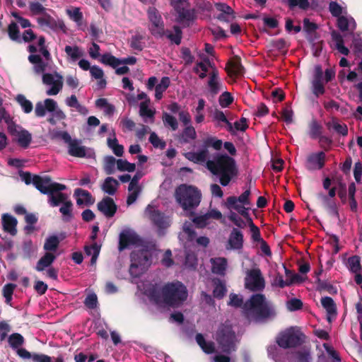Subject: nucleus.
Segmentation results:
<instances>
[{"label": "nucleus", "mask_w": 362, "mask_h": 362, "mask_svg": "<svg viewBox=\"0 0 362 362\" xmlns=\"http://www.w3.org/2000/svg\"><path fill=\"white\" fill-rule=\"evenodd\" d=\"M223 146L221 140L214 136H208L204 140L203 146L197 152H187L185 154L187 159L195 163L206 162L207 169L219 178L223 186H227L231 179L237 174V168L233 158L226 154L217 153L213 159L209 158L208 148L211 146L215 150H220Z\"/></svg>", "instance_id": "1"}, {"label": "nucleus", "mask_w": 362, "mask_h": 362, "mask_svg": "<svg viewBox=\"0 0 362 362\" xmlns=\"http://www.w3.org/2000/svg\"><path fill=\"white\" fill-rule=\"evenodd\" d=\"M129 247H133L129 273L132 278H137L151 264L158 251L154 245L145 244L134 231L125 229L119 235V249Z\"/></svg>", "instance_id": "2"}, {"label": "nucleus", "mask_w": 362, "mask_h": 362, "mask_svg": "<svg viewBox=\"0 0 362 362\" xmlns=\"http://www.w3.org/2000/svg\"><path fill=\"white\" fill-rule=\"evenodd\" d=\"M144 293L151 300L160 306L179 307L187 298L188 292L186 286L180 281L165 284L160 292L156 286L144 289Z\"/></svg>", "instance_id": "3"}, {"label": "nucleus", "mask_w": 362, "mask_h": 362, "mask_svg": "<svg viewBox=\"0 0 362 362\" xmlns=\"http://www.w3.org/2000/svg\"><path fill=\"white\" fill-rule=\"evenodd\" d=\"M66 186L62 184L52 182L47 177V196L51 206H60L59 212L64 221H69L72 218L73 204L69 196L63 193Z\"/></svg>", "instance_id": "4"}, {"label": "nucleus", "mask_w": 362, "mask_h": 362, "mask_svg": "<svg viewBox=\"0 0 362 362\" xmlns=\"http://www.w3.org/2000/svg\"><path fill=\"white\" fill-rule=\"evenodd\" d=\"M243 310L247 317L257 321L272 318L276 315L273 305L262 294L252 295L244 304Z\"/></svg>", "instance_id": "5"}, {"label": "nucleus", "mask_w": 362, "mask_h": 362, "mask_svg": "<svg viewBox=\"0 0 362 362\" xmlns=\"http://www.w3.org/2000/svg\"><path fill=\"white\" fill-rule=\"evenodd\" d=\"M175 197L180 206L185 211H187L193 209L199 205L202 194L194 186L180 185L175 189Z\"/></svg>", "instance_id": "6"}, {"label": "nucleus", "mask_w": 362, "mask_h": 362, "mask_svg": "<svg viewBox=\"0 0 362 362\" xmlns=\"http://www.w3.org/2000/svg\"><path fill=\"white\" fill-rule=\"evenodd\" d=\"M180 240L184 244L185 248L194 246V243L198 245L206 247L209 243V239L206 236H201L196 238V233L193 229V225L191 223L186 222L183 225V230L179 234Z\"/></svg>", "instance_id": "7"}, {"label": "nucleus", "mask_w": 362, "mask_h": 362, "mask_svg": "<svg viewBox=\"0 0 362 362\" xmlns=\"http://www.w3.org/2000/svg\"><path fill=\"white\" fill-rule=\"evenodd\" d=\"M216 339L223 351L230 353L235 350L236 337L229 325H222L216 334Z\"/></svg>", "instance_id": "8"}, {"label": "nucleus", "mask_w": 362, "mask_h": 362, "mask_svg": "<svg viewBox=\"0 0 362 362\" xmlns=\"http://www.w3.org/2000/svg\"><path fill=\"white\" fill-rule=\"evenodd\" d=\"M55 136L62 139L68 145V153L70 156L78 158L87 156V148L81 145L80 140L72 139L68 132H58L55 134Z\"/></svg>", "instance_id": "9"}, {"label": "nucleus", "mask_w": 362, "mask_h": 362, "mask_svg": "<svg viewBox=\"0 0 362 362\" xmlns=\"http://www.w3.org/2000/svg\"><path fill=\"white\" fill-rule=\"evenodd\" d=\"M204 49L209 56L206 57L204 54H200L199 57L202 61L197 62L194 68V72L197 74L201 78H205L209 68H213V66H214V60L216 58L213 45L206 43Z\"/></svg>", "instance_id": "10"}, {"label": "nucleus", "mask_w": 362, "mask_h": 362, "mask_svg": "<svg viewBox=\"0 0 362 362\" xmlns=\"http://www.w3.org/2000/svg\"><path fill=\"white\" fill-rule=\"evenodd\" d=\"M170 4L177 14V21L183 25H189L194 18V13L188 8L187 0H170Z\"/></svg>", "instance_id": "11"}, {"label": "nucleus", "mask_w": 362, "mask_h": 362, "mask_svg": "<svg viewBox=\"0 0 362 362\" xmlns=\"http://www.w3.org/2000/svg\"><path fill=\"white\" fill-rule=\"evenodd\" d=\"M245 288L251 291H262L265 286L264 279L259 269L247 270L245 279Z\"/></svg>", "instance_id": "12"}, {"label": "nucleus", "mask_w": 362, "mask_h": 362, "mask_svg": "<svg viewBox=\"0 0 362 362\" xmlns=\"http://www.w3.org/2000/svg\"><path fill=\"white\" fill-rule=\"evenodd\" d=\"M148 18V29L151 33L156 37L163 36L165 35L164 23L158 11L153 7L149 8Z\"/></svg>", "instance_id": "13"}, {"label": "nucleus", "mask_w": 362, "mask_h": 362, "mask_svg": "<svg viewBox=\"0 0 362 362\" xmlns=\"http://www.w3.org/2000/svg\"><path fill=\"white\" fill-rule=\"evenodd\" d=\"M300 335L297 329L291 327L279 335L276 342L280 347L284 349L293 347L300 343Z\"/></svg>", "instance_id": "14"}, {"label": "nucleus", "mask_w": 362, "mask_h": 362, "mask_svg": "<svg viewBox=\"0 0 362 362\" xmlns=\"http://www.w3.org/2000/svg\"><path fill=\"white\" fill-rule=\"evenodd\" d=\"M145 214L160 230L167 228L170 225L171 220L170 217L160 214L154 202L148 205Z\"/></svg>", "instance_id": "15"}, {"label": "nucleus", "mask_w": 362, "mask_h": 362, "mask_svg": "<svg viewBox=\"0 0 362 362\" xmlns=\"http://www.w3.org/2000/svg\"><path fill=\"white\" fill-rule=\"evenodd\" d=\"M63 234L49 235L47 238V267L61 254L59 243L64 239Z\"/></svg>", "instance_id": "16"}, {"label": "nucleus", "mask_w": 362, "mask_h": 362, "mask_svg": "<svg viewBox=\"0 0 362 362\" xmlns=\"http://www.w3.org/2000/svg\"><path fill=\"white\" fill-rule=\"evenodd\" d=\"M63 87V76L59 73H47V95H56Z\"/></svg>", "instance_id": "17"}, {"label": "nucleus", "mask_w": 362, "mask_h": 362, "mask_svg": "<svg viewBox=\"0 0 362 362\" xmlns=\"http://www.w3.org/2000/svg\"><path fill=\"white\" fill-rule=\"evenodd\" d=\"M47 112H49V121L52 124L62 121L66 117L65 114L58 107L57 102L52 99L47 98Z\"/></svg>", "instance_id": "18"}, {"label": "nucleus", "mask_w": 362, "mask_h": 362, "mask_svg": "<svg viewBox=\"0 0 362 362\" xmlns=\"http://www.w3.org/2000/svg\"><path fill=\"white\" fill-rule=\"evenodd\" d=\"M311 83L313 93L316 97L324 94L326 83L324 81L322 70L320 66L315 68V74Z\"/></svg>", "instance_id": "19"}, {"label": "nucleus", "mask_w": 362, "mask_h": 362, "mask_svg": "<svg viewBox=\"0 0 362 362\" xmlns=\"http://www.w3.org/2000/svg\"><path fill=\"white\" fill-rule=\"evenodd\" d=\"M243 247V234L237 229L233 228L228 237L226 248L228 250H241Z\"/></svg>", "instance_id": "20"}, {"label": "nucleus", "mask_w": 362, "mask_h": 362, "mask_svg": "<svg viewBox=\"0 0 362 362\" xmlns=\"http://www.w3.org/2000/svg\"><path fill=\"white\" fill-rule=\"evenodd\" d=\"M211 218L216 220L221 219L222 214L216 209H211L206 214L198 216L194 218L193 222L198 227L204 228L210 223Z\"/></svg>", "instance_id": "21"}, {"label": "nucleus", "mask_w": 362, "mask_h": 362, "mask_svg": "<svg viewBox=\"0 0 362 362\" xmlns=\"http://www.w3.org/2000/svg\"><path fill=\"white\" fill-rule=\"evenodd\" d=\"M28 61L33 65V69L35 74L41 75L42 81L45 84V62L39 54H30Z\"/></svg>", "instance_id": "22"}, {"label": "nucleus", "mask_w": 362, "mask_h": 362, "mask_svg": "<svg viewBox=\"0 0 362 362\" xmlns=\"http://www.w3.org/2000/svg\"><path fill=\"white\" fill-rule=\"evenodd\" d=\"M325 154L320 151L310 154L306 163V167L308 170H315L321 169L325 165Z\"/></svg>", "instance_id": "23"}, {"label": "nucleus", "mask_w": 362, "mask_h": 362, "mask_svg": "<svg viewBox=\"0 0 362 362\" xmlns=\"http://www.w3.org/2000/svg\"><path fill=\"white\" fill-rule=\"evenodd\" d=\"M98 208L106 217H112L115 215L117 206L112 198H104L98 204Z\"/></svg>", "instance_id": "24"}, {"label": "nucleus", "mask_w": 362, "mask_h": 362, "mask_svg": "<svg viewBox=\"0 0 362 362\" xmlns=\"http://www.w3.org/2000/svg\"><path fill=\"white\" fill-rule=\"evenodd\" d=\"M8 131L12 134L18 136V143L23 148H27L31 141V134L26 130L17 132L15 125H8Z\"/></svg>", "instance_id": "25"}, {"label": "nucleus", "mask_w": 362, "mask_h": 362, "mask_svg": "<svg viewBox=\"0 0 362 362\" xmlns=\"http://www.w3.org/2000/svg\"><path fill=\"white\" fill-rule=\"evenodd\" d=\"M150 100L141 102L139 105V115L144 122H153L156 110L149 107Z\"/></svg>", "instance_id": "26"}, {"label": "nucleus", "mask_w": 362, "mask_h": 362, "mask_svg": "<svg viewBox=\"0 0 362 362\" xmlns=\"http://www.w3.org/2000/svg\"><path fill=\"white\" fill-rule=\"evenodd\" d=\"M229 114L230 112L228 111L224 112L216 109L212 114L213 121L216 123L217 126L223 127L225 124L228 131H232V123L228 119Z\"/></svg>", "instance_id": "27"}, {"label": "nucleus", "mask_w": 362, "mask_h": 362, "mask_svg": "<svg viewBox=\"0 0 362 362\" xmlns=\"http://www.w3.org/2000/svg\"><path fill=\"white\" fill-rule=\"evenodd\" d=\"M4 230L12 235L17 233V219L8 214H4L1 217Z\"/></svg>", "instance_id": "28"}, {"label": "nucleus", "mask_w": 362, "mask_h": 362, "mask_svg": "<svg viewBox=\"0 0 362 362\" xmlns=\"http://www.w3.org/2000/svg\"><path fill=\"white\" fill-rule=\"evenodd\" d=\"M321 304L327 312V319L329 322H331L337 315L336 305L330 297H323L321 299Z\"/></svg>", "instance_id": "29"}, {"label": "nucleus", "mask_w": 362, "mask_h": 362, "mask_svg": "<svg viewBox=\"0 0 362 362\" xmlns=\"http://www.w3.org/2000/svg\"><path fill=\"white\" fill-rule=\"evenodd\" d=\"M226 204L228 208L233 209L237 211L240 214L249 220L250 215L248 212V209L245 206V204H240L237 197H229L226 200Z\"/></svg>", "instance_id": "30"}, {"label": "nucleus", "mask_w": 362, "mask_h": 362, "mask_svg": "<svg viewBox=\"0 0 362 362\" xmlns=\"http://www.w3.org/2000/svg\"><path fill=\"white\" fill-rule=\"evenodd\" d=\"M215 6L218 11L221 12L218 16L219 20L230 21L234 19V12L230 6L223 3L216 4Z\"/></svg>", "instance_id": "31"}, {"label": "nucleus", "mask_w": 362, "mask_h": 362, "mask_svg": "<svg viewBox=\"0 0 362 362\" xmlns=\"http://www.w3.org/2000/svg\"><path fill=\"white\" fill-rule=\"evenodd\" d=\"M74 196L76 197L78 205H90L94 203V199L86 190L80 188L76 189L74 191Z\"/></svg>", "instance_id": "32"}, {"label": "nucleus", "mask_w": 362, "mask_h": 362, "mask_svg": "<svg viewBox=\"0 0 362 362\" xmlns=\"http://www.w3.org/2000/svg\"><path fill=\"white\" fill-rule=\"evenodd\" d=\"M286 274L289 278V279L284 280L283 276L281 275H278L274 279V284L275 286H279V288H284L285 286H290L294 282H296L299 280V275L294 274H292L288 270L286 269Z\"/></svg>", "instance_id": "33"}, {"label": "nucleus", "mask_w": 362, "mask_h": 362, "mask_svg": "<svg viewBox=\"0 0 362 362\" xmlns=\"http://www.w3.org/2000/svg\"><path fill=\"white\" fill-rule=\"evenodd\" d=\"M64 52L66 54L67 60L69 62H76L82 57L84 54L83 49L77 45H66L64 48Z\"/></svg>", "instance_id": "34"}, {"label": "nucleus", "mask_w": 362, "mask_h": 362, "mask_svg": "<svg viewBox=\"0 0 362 362\" xmlns=\"http://www.w3.org/2000/svg\"><path fill=\"white\" fill-rule=\"evenodd\" d=\"M212 272L218 275H224L227 268V259L224 257L211 259Z\"/></svg>", "instance_id": "35"}, {"label": "nucleus", "mask_w": 362, "mask_h": 362, "mask_svg": "<svg viewBox=\"0 0 362 362\" xmlns=\"http://www.w3.org/2000/svg\"><path fill=\"white\" fill-rule=\"evenodd\" d=\"M107 143L108 147L112 151V152L117 156H122L123 155L124 147L122 145L118 143L114 130H112V133L110 134V136L108 137Z\"/></svg>", "instance_id": "36"}, {"label": "nucleus", "mask_w": 362, "mask_h": 362, "mask_svg": "<svg viewBox=\"0 0 362 362\" xmlns=\"http://www.w3.org/2000/svg\"><path fill=\"white\" fill-rule=\"evenodd\" d=\"M337 24L341 31H353L356 28V22L351 16H339L337 19Z\"/></svg>", "instance_id": "37"}, {"label": "nucleus", "mask_w": 362, "mask_h": 362, "mask_svg": "<svg viewBox=\"0 0 362 362\" xmlns=\"http://www.w3.org/2000/svg\"><path fill=\"white\" fill-rule=\"evenodd\" d=\"M211 69V72L210 73L208 86L210 91L213 94H216L220 90L221 88V83L218 78V73L215 66H213V68Z\"/></svg>", "instance_id": "38"}, {"label": "nucleus", "mask_w": 362, "mask_h": 362, "mask_svg": "<svg viewBox=\"0 0 362 362\" xmlns=\"http://www.w3.org/2000/svg\"><path fill=\"white\" fill-rule=\"evenodd\" d=\"M243 66L239 59H231L227 65V71L231 77H236L243 74Z\"/></svg>", "instance_id": "39"}, {"label": "nucleus", "mask_w": 362, "mask_h": 362, "mask_svg": "<svg viewBox=\"0 0 362 362\" xmlns=\"http://www.w3.org/2000/svg\"><path fill=\"white\" fill-rule=\"evenodd\" d=\"M328 129H333L339 134L342 136H346L348 134V128L347 126L341 123L337 119L332 118L330 121H329L327 124Z\"/></svg>", "instance_id": "40"}, {"label": "nucleus", "mask_w": 362, "mask_h": 362, "mask_svg": "<svg viewBox=\"0 0 362 362\" xmlns=\"http://www.w3.org/2000/svg\"><path fill=\"white\" fill-rule=\"evenodd\" d=\"M47 27L50 28L54 31H62L66 33V27L64 22L59 18H54L47 15Z\"/></svg>", "instance_id": "41"}, {"label": "nucleus", "mask_w": 362, "mask_h": 362, "mask_svg": "<svg viewBox=\"0 0 362 362\" xmlns=\"http://www.w3.org/2000/svg\"><path fill=\"white\" fill-rule=\"evenodd\" d=\"M118 186L119 182L117 180L112 177H108L105 180L102 189L105 193L113 195L116 192Z\"/></svg>", "instance_id": "42"}, {"label": "nucleus", "mask_w": 362, "mask_h": 362, "mask_svg": "<svg viewBox=\"0 0 362 362\" xmlns=\"http://www.w3.org/2000/svg\"><path fill=\"white\" fill-rule=\"evenodd\" d=\"M170 80L169 77L164 76L161 78L160 83L155 87V98L157 100H160L163 98V93L170 86Z\"/></svg>", "instance_id": "43"}, {"label": "nucleus", "mask_w": 362, "mask_h": 362, "mask_svg": "<svg viewBox=\"0 0 362 362\" xmlns=\"http://www.w3.org/2000/svg\"><path fill=\"white\" fill-rule=\"evenodd\" d=\"M66 13L69 18L76 23L78 27H81L83 16L79 8L71 7L66 9Z\"/></svg>", "instance_id": "44"}, {"label": "nucleus", "mask_w": 362, "mask_h": 362, "mask_svg": "<svg viewBox=\"0 0 362 362\" xmlns=\"http://www.w3.org/2000/svg\"><path fill=\"white\" fill-rule=\"evenodd\" d=\"M90 74L93 78L98 79V86L100 88H103L106 86V81L104 78V72L101 68L98 66H93L90 70Z\"/></svg>", "instance_id": "45"}, {"label": "nucleus", "mask_w": 362, "mask_h": 362, "mask_svg": "<svg viewBox=\"0 0 362 362\" xmlns=\"http://www.w3.org/2000/svg\"><path fill=\"white\" fill-rule=\"evenodd\" d=\"M197 137L195 129L192 125L186 126L180 135V141L182 143H189L194 141Z\"/></svg>", "instance_id": "46"}, {"label": "nucleus", "mask_w": 362, "mask_h": 362, "mask_svg": "<svg viewBox=\"0 0 362 362\" xmlns=\"http://www.w3.org/2000/svg\"><path fill=\"white\" fill-rule=\"evenodd\" d=\"M332 39L334 45V47L342 54L347 55L349 49L344 45V40L341 35L336 32L332 33Z\"/></svg>", "instance_id": "47"}, {"label": "nucleus", "mask_w": 362, "mask_h": 362, "mask_svg": "<svg viewBox=\"0 0 362 362\" xmlns=\"http://www.w3.org/2000/svg\"><path fill=\"white\" fill-rule=\"evenodd\" d=\"M144 35L139 33H136L133 35L129 40L130 47L136 51H141L144 47Z\"/></svg>", "instance_id": "48"}, {"label": "nucleus", "mask_w": 362, "mask_h": 362, "mask_svg": "<svg viewBox=\"0 0 362 362\" xmlns=\"http://www.w3.org/2000/svg\"><path fill=\"white\" fill-rule=\"evenodd\" d=\"M205 100L202 98L198 100L197 106L195 107L193 112L194 113V120L196 123L200 124L204 121L205 114L204 112V109L205 107Z\"/></svg>", "instance_id": "49"}, {"label": "nucleus", "mask_w": 362, "mask_h": 362, "mask_svg": "<svg viewBox=\"0 0 362 362\" xmlns=\"http://www.w3.org/2000/svg\"><path fill=\"white\" fill-rule=\"evenodd\" d=\"M95 105L98 108L103 110L105 115L111 116L115 112V107L109 103L105 98H99L95 101Z\"/></svg>", "instance_id": "50"}, {"label": "nucleus", "mask_w": 362, "mask_h": 362, "mask_svg": "<svg viewBox=\"0 0 362 362\" xmlns=\"http://www.w3.org/2000/svg\"><path fill=\"white\" fill-rule=\"evenodd\" d=\"M16 102L20 105L23 112L28 114L32 112L33 109V103L28 100L23 94H18L16 97Z\"/></svg>", "instance_id": "51"}, {"label": "nucleus", "mask_w": 362, "mask_h": 362, "mask_svg": "<svg viewBox=\"0 0 362 362\" xmlns=\"http://www.w3.org/2000/svg\"><path fill=\"white\" fill-rule=\"evenodd\" d=\"M196 341L202 349L206 354L213 353L214 351V345L212 342H207L204 339L202 334H197Z\"/></svg>", "instance_id": "52"}, {"label": "nucleus", "mask_w": 362, "mask_h": 362, "mask_svg": "<svg viewBox=\"0 0 362 362\" xmlns=\"http://www.w3.org/2000/svg\"><path fill=\"white\" fill-rule=\"evenodd\" d=\"M8 34L11 40L21 43L22 42L20 37V32L17 24L12 22L8 27Z\"/></svg>", "instance_id": "53"}, {"label": "nucleus", "mask_w": 362, "mask_h": 362, "mask_svg": "<svg viewBox=\"0 0 362 362\" xmlns=\"http://www.w3.org/2000/svg\"><path fill=\"white\" fill-rule=\"evenodd\" d=\"M166 37L173 42L179 45L181 42L182 32L178 26H174L173 33L167 30L165 31Z\"/></svg>", "instance_id": "54"}, {"label": "nucleus", "mask_w": 362, "mask_h": 362, "mask_svg": "<svg viewBox=\"0 0 362 362\" xmlns=\"http://www.w3.org/2000/svg\"><path fill=\"white\" fill-rule=\"evenodd\" d=\"M85 252L87 255L91 256V264H95L100 253V246L97 244L86 246Z\"/></svg>", "instance_id": "55"}, {"label": "nucleus", "mask_w": 362, "mask_h": 362, "mask_svg": "<svg viewBox=\"0 0 362 362\" xmlns=\"http://www.w3.org/2000/svg\"><path fill=\"white\" fill-rule=\"evenodd\" d=\"M115 165H117V160L113 156H109L104 158V170L107 175L114 173Z\"/></svg>", "instance_id": "56"}, {"label": "nucleus", "mask_w": 362, "mask_h": 362, "mask_svg": "<svg viewBox=\"0 0 362 362\" xmlns=\"http://www.w3.org/2000/svg\"><path fill=\"white\" fill-rule=\"evenodd\" d=\"M248 128L247 120L245 117H242L240 120L232 124V131H228L233 134H235L238 132H245Z\"/></svg>", "instance_id": "57"}, {"label": "nucleus", "mask_w": 362, "mask_h": 362, "mask_svg": "<svg viewBox=\"0 0 362 362\" xmlns=\"http://www.w3.org/2000/svg\"><path fill=\"white\" fill-rule=\"evenodd\" d=\"M128 191H129V195H128V197L127 199V203L128 205H131L136 201L139 195L140 194V193L141 192V187L134 186L131 189V185H129Z\"/></svg>", "instance_id": "58"}, {"label": "nucleus", "mask_w": 362, "mask_h": 362, "mask_svg": "<svg viewBox=\"0 0 362 362\" xmlns=\"http://www.w3.org/2000/svg\"><path fill=\"white\" fill-rule=\"evenodd\" d=\"M100 62L104 64L117 68L119 66V59L114 57L111 54H104L101 57Z\"/></svg>", "instance_id": "59"}, {"label": "nucleus", "mask_w": 362, "mask_h": 362, "mask_svg": "<svg viewBox=\"0 0 362 362\" xmlns=\"http://www.w3.org/2000/svg\"><path fill=\"white\" fill-rule=\"evenodd\" d=\"M117 168L119 171L134 172L136 168L134 163L128 162L127 160H117Z\"/></svg>", "instance_id": "60"}, {"label": "nucleus", "mask_w": 362, "mask_h": 362, "mask_svg": "<svg viewBox=\"0 0 362 362\" xmlns=\"http://www.w3.org/2000/svg\"><path fill=\"white\" fill-rule=\"evenodd\" d=\"M24 342L23 337L18 333H13L8 337V343L13 349H18Z\"/></svg>", "instance_id": "61"}, {"label": "nucleus", "mask_w": 362, "mask_h": 362, "mask_svg": "<svg viewBox=\"0 0 362 362\" xmlns=\"http://www.w3.org/2000/svg\"><path fill=\"white\" fill-rule=\"evenodd\" d=\"M249 227L251 231V238L253 242L260 243L264 240L261 237L259 229L252 222L251 218H249Z\"/></svg>", "instance_id": "62"}, {"label": "nucleus", "mask_w": 362, "mask_h": 362, "mask_svg": "<svg viewBox=\"0 0 362 362\" xmlns=\"http://www.w3.org/2000/svg\"><path fill=\"white\" fill-rule=\"evenodd\" d=\"M329 11L332 16L339 18L346 13V8L342 7L336 1H331L329 6Z\"/></svg>", "instance_id": "63"}, {"label": "nucleus", "mask_w": 362, "mask_h": 362, "mask_svg": "<svg viewBox=\"0 0 362 362\" xmlns=\"http://www.w3.org/2000/svg\"><path fill=\"white\" fill-rule=\"evenodd\" d=\"M215 288L214 289V296L216 298H221L224 296L226 288L225 285L220 280H214Z\"/></svg>", "instance_id": "64"}]
</instances>
